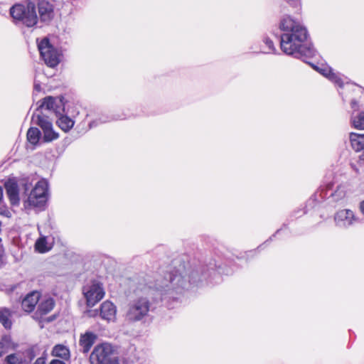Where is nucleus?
<instances>
[{"mask_svg":"<svg viewBox=\"0 0 364 364\" xmlns=\"http://www.w3.org/2000/svg\"><path fill=\"white\" fill-rule=\"evenodd\" d=\"M41 296V294L38 291H33L26 294L21 301L22 309L26 313L33 312Z\"/></svg>","mask_w":364,"mask_h":364,"instance_id":"ddd939ff","label":"nucleus"},{"mask_svg":"<svg viewBox=\"0 0 364 364\" xmlns=\"http://www.w3.org/2000/svg\"><path fill=\"white\" fill-rule=\"evenodd\" d=\"M264 42L268 48L267 53H274L275 50V48L274 46V43H273L272 41L270 40L269 38H265L264 40Z\"/></svg>","mask_w":364,"mask_h":364,"instance_id":"bb28decb","label":"nucleus"},{"mask_svg":"<svg viewBox=\"0 0 364 364\" xmlns=\"http://www.w3.org/2000/svg\"><path fill=\"white\" fill-rule=\"evenodd\" d=\"M149 308V300L140 298L130 306L128 314L132 320L139 321L148 314Z\"/></svg>","mask_w":364,"mask_h":364,"instance_id":"1a4fd4ad","label":"nucleus"},{"mask_svg":"<svg viewBox=\"0 0 364 364\" xmlns=\"http://www.w3.org/2000/svg\"><path fill=\"white\" fill-rule=\"evenodd\" d=\"M90 364H120L114 347L108 343L96 345L89 358Z\"/></svg>","mask_w":364,"mask_h":364,"instance_id":"7ed1b4c3","label":"nucleus"},{"mask_svg":"<svg viewBox=\"0 0 364 364\" xmlns=\"http://www.w3.org/2000/svg\"><path fill=\"white\" fill-rule=\"evenodd\" d=\"M35 123L39 126L43 132V141L50 142L59 137L58 133L55 132L53 129L52 123L48 119L47 117L37 114L33 117Z\"/></svg>","mask_w":364,"mask_h":364,"instance_id":"6e6552de","label":"nucleus"},{"mask_svg":"<svg viewBox=\"0 0 364 364\" xmlns=\"http://www.w3.org/2000/svg\"><path fill=\"white\" fill-rule=\"evenodd\" d=\"M2 257V254L0 252V259H1Z\"/></svg>","mask_w":364,"mask_h":364,"instance_id":"c9c22d12","label":"nucleus"},{"mask_svg":"<svg viewBox=\"0 0 364 364\" xmlns=\"http://www.w3.org/2000/svg\"><path fill=\"white\" fill-rule=\"evenodd\" d=\"M316 70L321 73L323 75L326 76V77L329 78L332 80H336L337 82V78L339 81H341V79L337 77V75L332 71L331 68L324 66L322 68H316Z\"/></svg>","mask_w":364,"mask_h":364,"instance_id":"b1692460","label":"nucleus"},{"mask_svg":"<svg viewBox=\"0 0 364 364\" xmlns=\"http://www.w3.org/2000/svg\"><path fill=\"white\" fill-rule=\"evenodd\" d=\"M9 11L15 21L21 22L27 27H33L38 23L36 4L30 0L26 1V5L22 4L14 5Z\"/></svg>","mask_w":364,"mask_h":364,"instance_id":"f03ea898","label":"nucleus"},{"mask_svg":"<svg viewBox=\"0 0 364 364\" xmlns=\"http://www.w3.org/2000/svg\"><path fill=\"white\" fill-rule=\"evenodd\" d=\"M2 257V254L0 252V259H1Z\"/></svg>","mask_w":364,"mask_h":364,"instance_id":"f704fd0d","label":"nucleus"},{"mask_svg":"<svg viewBox=\"0 0 364 364\" xmlns=\"http://www.w3.org/2000/svg\"><path fill=\"white\" fill-rule=\"evenodd\" d=\"M359 209L360 213L364 215V200L360 203Z\"/></svg>","mask_w":364,"mask_h":364,"instance_id":"c756f323","label":"nucleus"},{"mask_svg":"<svg viewBox=\"0 0 364 364\" xmlns=\"http://www.w3.org/2000/svg\"><path fill=\"white\" fill-rule=\"evenodd\" d=\"M288 2L289 3H292V4H294L296 2H297L298 0H287Z\"/></svg>","mask_w":364,"mask_h":364,"instance_id":"473e14b6","label":"nucleus"},{"mask_svg":"<svg viewBox=\"0 0 364 364\" xmlns=\"http://www.w3.org/2000/svg\"><path fill=\"white\" fill-rule=\"evenodd\" d=\"M48 185L45 181H39L30 193L28 202L33 207H41L46 202Z\"/></svg>","mask_w":364,"mask_h":364,"instance_id":"423d86ee","label":"nucleus"},{"mask_svg":"<svg viewBox=\"0 0 364 364\" xmlns=\"http://www.w3.org/2000/svg\"><path fill=\"white\" fill-rule=\"evenodd\" d=\"M51 355L55 358H59L60 360L64 361H68L70 358L69 348L63 344H57L54 346L51 350Z\"/></svg>","mask_w":364,"mask_h":364,"instance_id":"f3484780","label":"nucleus"},{"mask_svg":"<svg viewBox=\"0 0 364 364\" xmlns=\"http://www.w3.org/2000/svg\"><path fill=\"white\" fill-rule=\"evenodd\" d=\"M117 309L115 305L109 300L104 301L100 308V316L107 322L114 321L116 318Z\"/></svg>","mask_w":364,"mask_h":364,"instance_id":"2eb2a0df","label":"nucleus"},{"mask_svg":"<svg viewBox=\"0 0 364 364\" xmlns=\"http://www.w3.org/2000/svg\"><path fill=\"white\" fill-rule=\"evenodd\" d=\"M33 364H47L46 363V357L41 356V357L38 358Z\"/></svg>","mask_w":364,"mask_h":364,"instance_id":"cd10ccee","label":"nucleus"},{"mask_svg":"<svg viewBox=\"0 0 364 364\" xmlns=\"http://www.w3.org/2000/svg\"><path fill=\"white\" fill-rule=\"evenodd\" d=\"M38 9L41 21L48 23L53 18L54 7L49 1L40 0L38 2Z\"/></svg>","mask_w":364,"mask_h":364,"instance_id":"f8f14e48","label":"nucleus"},{"mask_svg":"<svg viewBox=\"0 0 364 364\" xmlns=\"http://www.w3.org/2000/svg\"><path fill=\"white\" fill-rule=\"evenodd\" d=\"M97 312H98V311H97V310L95 311H94V314H93L92 316H96V315L97 314Z\"/></svg>","mask_w":364,"mask_h":364,"instance_id":"72a5a7b5","label":"nucleus"},{"mask_svg":"<svg viewBox=\"0 0 364 364\" xmlns=\"http://www.w3.org/2000/svg\"><path fill=\"white\" fill-rule=\"evenodd\" d=\"M46 240L44 237H41L38 240H37L35 247L36 250H38L41 253H44L47 252L48 250L46 247Z\"/></svg>","mask_w":364,"mask_h":364,"instance_id":"a878e982","label":"nucleus"},{"mask_svg":"<svg viewBox=\"0 0 364 364\" xmlns=\"http://www.w3.org/2000/svg\"><path fill=\"white\" fill-rule=\"evenodd\" d=\"M49 364H66V363L63 360L58 359V358H53L50 361Z\"/></svg>","mask_w":364,"mask_h":364,"instance_id":"c85d7f7f","label":"nucleus"},{"mask_svg":"<svg viewBox=\"0 0 364 364\" xmlns=\"http://www.w3.org/2000/svg\"><path fill=\"white\" fill-rule=\"evenodd\" d=\"M4 364H26L25 359L19 353L8 355L4 361Z\"/></svg>","mask_w":364,"mask_h":364,"instance_id":"5701e85b","label":"nucleus"},{"mask_svg":"<svg viewBox=\"0 0 364 364\" xmlns=\"http://www.w3.org/2000/svg\"><path fill=\"white\" fill-rule=\"evenodd\" d=\"M358 220L353 211L350 209L338 210L334 215V221L337 225L348 227Z\"/></svg>","mask_w":364,"mask_h":364,"instance_id":"9d476101","label":"nucleus"},{"mask_svg":"<svg viewBox=\"0 0 364 364\" xmlns=\"http://www.w3.org/2000/svg\"><path fill=\"white\" fill-rule=\"evenodd\" d=\"M6 195L12 205H18L20 202L18 182L15 178H9L4 183Z\"/></svg>","mask_w":364,"mask_h":364,"instance_id":"9b49d317","label":"nucleus"},{"mask_svg":"<svg viewBox=\"0 0 364 364\" xmlns=\"http://www.w3.org/2000/svg\"><path fill=\"white\" fill-rule=\"evenodd\" d=\"M58 114L60 117L56 121V124L64 132H69L75 124L74 120L67 115H63L61 113Z\"/></svg>","mask_w":364,"mask_h":364,"instance_id":"aec40b11","label":"nucleus"},{"mask_svg":"<svg viewBox=\"0 0 364 364\" xmlns=\"http://www.w3.org/2000/svg\"><path fill=\"white\" fill-rule=\"evenodd\" d=\"M283 32L281 35L280 47L287 55L302 58L310 55L311 50L305 45L307 31L301 23L289 16L283 18L279 24Z\"/></svg>","mask_w":364,"mask_h":364,"instance_id":"f257e3e1","label":"nucleus"},{"mask_svg":"<svg viewBox=\"0 0 364 364\" xmlns=\"http://www.w3.org/2000/svg\"><path fill=\"white\" fill-rule=\"evenodd\" d=\"M174 277H175V276H174L173 274H171V273L169 274V279H170V282H173V280L174 279V278H173Z\"/></svg>","mask_w":364,"mask_h":364,"instance_id":"7c9ffc66","label":"nucleus"},{"mask_svg":"<svg viewBox=\"0 0 364 364\" xmlns=\"http://www.w3.org/2000/svg\"><path fill=\"white\" fill-rule=\"evenodd\" d=\"M38 304L37 309L34 311L32 317L38 322H43L46 321L45 316L54 309L55 302L53 298L49 297L41 300ZM55 318V316H52L47 318L46 321L50 322L53 321Z\"/></svg>","mask_w":364,"mask_h":364,"instance_id":"0eeeda50","label":"nucleus"},{"mask_svg":"<svg viewBox=\"0 0 364 364\" xmlns=\"http://www.w3.org/2000/svg\"><path fill=\"white\" fill-rule=\"evenodd\" d=\"M82 290L88 307L95 306L105 295L103 284L97 279H91L82 287Z\"/></svg>","mask_w":364,"mask_h":364,"instance_id":"20e7f679","label":"nucleus"},{"mask_svg":"<svg viewBox=\"0 0 364 364\" xmlns=\"http://www.w3.org/2000/svg\"><path fill=\"white\" fill-rule=\"evenodd\" d=\"M359 160L364 161V152L359 156Z\"/></svg>","mask_w":364,"mask_h":364,"instance_id":"2f4dec72","label":"nucleus"},{"mask_svg":"<svg viewBox=\"0 0 364 364\" xmlns=\"http://www.w3.org/2000/svg\"><path fill=\"white\" fill-rule=\"evenodd\" d=\"M41 133L36 127H30L26 134L27 140L33 145H36L40 139Z\"/></svg>","mask_w":364,"mask_h":364,"instance_id":"4be33fe9","label":"nucleus"},{"mask_svg":"<svg viewBox=\"0 0 364 364\" xmlns=\"http://www.w3.org/2000/svg\"><path fill=\"white\" fill-rule=\"evenodd\" d=\"M39 108H46L48 110H53L56 115L60 114L59 106L56 105V99L52 96H47L39 101Z\"/></svg>","mask_w":364,"mask_h":364,"instance_id":"a211bd4d","label":"nucleus"},{"mask_svg":"<svg viewBox=\"0 0 364 364\" xmlns=\"http://www.w3.org/2000/svg\"><path fill=\"white\" fill-rule=\"evenodd\" d=\"M97 340V335L92 332L87 331L84 333H81L79 338V346L83 353H87Z\"/></svg>","mask_w":364,"mask_h":364,"instance_id":"4468645a","label":"nucleus"},{"mask_svg":"<svg viewBox=\"0 0 364 364\" xmlns=\"http://www.w3.org/2000/svg\"><path fill=\"white\" fill-rule=\"evenodd\" d=\"M17 345L14 343L10 336H4L0 339V358L4 354L13 350Z\"/></svg>","mask_w":364,"mask_h":364,"instance_id":"6ab92c4d","label":"nucleus"},{"mask_svg":"<svg viewBox=\"0 0 364 364\" xmlns=\"http://www.w3.org/2000/svg\"><path fill=\"white\" fill-rule=\"evenodd\" d=\"M350 141L352 148L355 151H360L364 149V134L351 133Z\"/></svg>","mask_w":364,"mask_h":364,"instance_id":"412c9836","label":"nucleus"},{"mask_svg":"<svg viewBox=\"0 0 364 364\" xmlns=\"http://www.w3.org/2000/svg\"><path fill=\"white\" fill-rule=\"evenodd\" d=\"M15 311L8 307H0V323L7 331L12 328Z\"/></svg>","mask_w":364,"mask_h":364,"instance_id":"dca6fc26","label":"nucleus"},{"mask_svg":"<svg viewBox=\"0 0 364 364\" xmlns=\"http://www.w3.org/2000/svg\"><path fill=\"white\" fill-rule=\"evenodd\" d=\"M38 48L41 58L48 67L55 68L60 63V53L51 45L48 38H43Z\"/></svg>","mask_w":364,"mask_h":364,"instance_id":"39448f33","label":"nucleus"},{"mask_svg":"<svg viewBox=\"0 0 364 364\" xmlns=\"http://www.w3.org/2000/svg\"><path fill=\"white\" fill-rule=\"evenodd\" d=\"M353 124L356 129H364V112H361L354 118Z\"/></svg>","mask_w":364,"mask_h":364,"instance_id":"393cba45","label":"nucleus"}]
</instances>
